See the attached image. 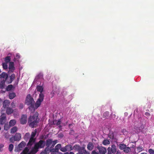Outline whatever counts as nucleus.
I'll use <instances>...</instances> for the list:
<instances>
[{
    "mask_svg": "<svg viewBox=\"0 0 154 154\" xmlns=\"http://www.w3.org/2000/svg\"><path fill=\"white\" fill-rule=\"evenodd\" d=\"M59 151V150L56 148L50 150L51 152H58Z\"/></svg>",
    "mask_w": 154,
    "mask_h": 154,
    "instance_id": "nucleus-42",
    "label": "nucleus"
},
{
    "mask_svg": "<svg viewBox=\"0 0 154 154\" xmlns=\"http://www.w3.org/2000/svg\"><path fill=\"white\" fill-rule=\"evenodd\" d=\"M4 147V145L2 144H0V150L1 149Z\"/></svg>",
    "mask_w": 154,
    "mask_h": 154,
    "instance_id": "nucleus-58",
    "label": "nucleus"
},
{
    "mask_svg": "<svg viewBox=\"0 0 154 154\" xmlns=\"http://www.w3.org/2000/svg\"><path fill=\"white\" fill-rule=\"evenodd\" d=\"M58 143V140H55L54 141L52 140V143L51 144V148H53L55 145Z\"/></svg>",
    "mask_w": 154,
    "mask_h": 154,
    "instance_id": "nucleus-35",
    "label": "nucleus"
},
{
    "mask_svg": "<svg viewBox=\"0 0 154 154\" xmlns=\"http://www.w3.org/2000/svg\"><path fill=\"white\" fill-rule=\"evenodd\" d=\"M64 154H74L73 152H70L69 153L66 152L64 153Z\"/></svg>",
    "mask_w": 154,
    "mask_h": 154,
    "instance_id": "nucleus-55",
    "label": "nucleus"
},
{
    "mask_svg": "<svg viewBox=\"0 0 154 154\" xmlns=\"http://www.w3.org/2000/svg\"><path fill=\"white\" fill-rule=\"evenodd\" d=\"M7 63H2V66L4 69H8V65Z\"/></svg>",
    "mask_w": 154,
    "mask_h": 154,
    "instance_id": "nucleus-40",
    "label": "nucleus"
},
{
    "mask_svg": "<svg viewBox=\"0 0 154 154\" xmlns=\"http://www.w3.org/2000/svg\"><path fill=\"white\" fill-rule=\"evenodd\" d=\"M30 134L29 133H26L25 134L24 137V139L26 141H27L30 138Z\"/></svg>",
    "mask_w": 154,
    "mask_h": 154,
    "instance_id": "nucleus-24",
    "label": "nucleus"
},
{
    "mask_svg": "<svg viewBox=\"0 0 154 154\" xmlns=\"http://www.w3.org/2000/svg\"><path fill=\"white\" fill-rule=\"evenodd\" d=\"M119 149L121 150H124L126 146L124 143L120 144L119 145Z\"/></svg>",
    "mask_w": 154,
    "mask_h": 154,
    "instance_id": "nucleus-32",
    "label": "nucleus"
},
{
    "mask_svg": "<svg viewBox=\"0 0 154 154\" xmlns=\"http://www.w3.org/2000/svg\"><path fill=\"white\" fill-rule=\"evenodd\" d=\"M44 97V95L43 94H39V98L38 99L37 101L34 105L35 109H37L41 105V103L43 100Z\"/></svg>",
    "mask_w": 154,
    "mask_h": 154,
    "instance_id": "nucleus-5",
    "label": "nucleus"
},
{
    "mask_svg": "<svg viewBox=\"0 0 154 154\" xmlns=\"http://www.w3.org/2000/svg\"><path fill=\"white\" fill-rule=\"evenodd\" d=\"M77 154H84V153L83 152H78L77 153Z\"/></svg>",
    "mask_w": 154,
    "mask_h": 154,
    "instance_id": "nucleus-62",
    "label": "nucleus"
},
{
    "mask_svg": "<svg viewBox=\"0 0 154 154\" xmlns=\"http://www.w3.org/2000/svg\"><path fill=\"white\" fill-rule=\"evenodd\" d=\"M60 150L63 152H65L67 151L65 146L64 147H61V148L60 149Z\"/></svg>",
    "mask_w": 154,
    "mask_h": 154,
    "instance_id": "nucleus-44",
    "label": "nucleus"
},
{
    "mask_svg": "<svg viewBox=\"0 0 154 154\" xmlns=\"http://www.w3.org/2000/svg\"><path fill=\"white\" fill-rule=\"evenodd\" d=\"M10 136V135L8 133H7L5 134V137L7 139H8Z\"/></svg>",
    "mask_w": 154,
    "mask_h": 154,
    "instance_id": "nucleus-47",
    "label": "nucleus"
},
{
    "mask_svg": "<svg viewBox=\"0 0 154 154\" xmlns=\"http://www.w3.org/2000/svg\"><path fill=\"white\" fill-rule=\"evenodd\" d=\"M20 58V55L18 53H17L14 55V61L17 63L19 62V60Z\"/></svg>",
    "mask_w": 154,
    "mask_h": 154,
    "instance_id": "nucleus-14",
    "label": "nucleus"
},
{
    "mask_svg": "<svg viewBox=\"0 0 154 154\" xmlns=\"http://www.w3.org/2000/svg\"><path fill=\"white\" fill-rule=\"evenodd\" d=\"M92 154H99L98 152H96V150H94L92 152Z\"/></svg>",
    "mask_w": 154,
    "mask_h": 154,
    "instance_id": "nucleus-52",
    "label": "nucleus"
},
{
    "mask_svg": "<svg viewBox=\"0 0 154 154\" xmlns=\"http://www.w3.org/2000/svg\"><path fill=\"white\" fill-rule=\"evenodd\" d=\"M97 148L99 150V154H105L106 152V149L104 147L98 146L97 147Z\"/></svg>",
    "mask_w": 154,
    "mask_h": 154,
    "instance_id": "nucleus-10",
    "label": "nucleus"
},
{
    "mask_svg": "<svg viewBox=\"0 0 154 154\" xmlns=\"http://www.w3.org/2000/svg\"><path fill=\"white\" fill-rule=\"evenodd\" d=\"M11 55V54H9L8 55Z\"/></svg>",
    "mask_w": 154,
    "mask_h": 154,
    "instance_id": "nucleus-64",
    "label": "nucleus"
},
{
    "mask_svg": "<svg viewBox=\"0 0 154 154\" xmlns=\"http://www.w3.org/2000/svg\"><path fill=\"white\" fill-rule=\"evenodd\" d=\"M84 154H90L89 152H88L86 151V152H84Z\"/></svg>",
    "mask_w": 154,
    "mask_h": 154,
    "instance_id": "nucleus-59",
    "label": "nucleus"
},
{
    "mask_svg": "<svg viewBox=\"0 0 154 154\" xmlns=\"http://www.w3.org/2000/svg\"><path fill=\"white\" fill-rule=\"evenodd\" d=\"M29 107V109L32 111H34L35 110V107L34 104L30 105Z\"/></svg>",
    "mask_w": 154,
    "mask_h": 154,
    "instance_id": "nucleus-29",
    "label": "nucleus"
},
{
    "mask_svg": "<svg viewBox=\"0 0 154 154\" xmlns=\"http://www.w3.org/2000/svg\"><path fill=\"white\" fill-rule=\"evenodd\" d=\"M145 116H146L147 117H149V116H150L149 113L148 112H145Z\"/></svg>",
    "mask_w": 154,
    "mask_h": 154,
    "instance_id": "nucleus-53",
    "label": "nucleus"
},
{
    "mask_svg": "<svg viewBox=\"0 0 154 154\" xmlns=\"http://www.w3.org/2000/svg\"><path fill=\"white\" fill-rule=\"evenodd\" d=\"M55 148H56L59 150V149H60L61 148V144H58L55 146Z\"/></svg>",
    "mask_w": 154,
    "mask_h": 154,
    "instance_id": "nucleus-45",
    "label": "nucleus"
},
{
    "mask_svg": "<svg viewBox=\"0 0 154 154\" xmlns=\"http://www.w3.org/2000/svg\"><path fill=\"white\" fill-rule=\"evenodd\" d=\"M31 153H32L29 151V149L27 147H26L20 154H31Z\"/></svg>",
    "mask_w": 154,
    "mask_h": 154,
    "instance_id": "nucleus-18",
    "label": "nucleus"
},
{
    "mask_svg": "<svg viewBox=\"0 0 154 154\" xmlns=\"http://www.w3.org/2000/svg\"><path fill=\"white\" fill-rule=\"evenodd\" d=\"M148 152L150 154H154V150L152 149H149Z\"/></svg>",
    "mask_w": 154,
    "mask_h": 154,
    "instance_id": "nucleus-48",
    "label": "nucleus"
},
{
    "mask_svg": "<svg viewBox=\"0 0 154 154\" xmlns=\"http://www.w3.org/2000/svg\"><path fill=\"white\" fill-rule=\"evenodd\" d=\"M6 119V115L5 114H2L0 116V124L3 125Z\"/></svg>",
    "mask_w": 154,
    "mask_h": 154,
    "instance_id": "nucleus-13",
    "label": "nucleus"
},
{
    "mask_svg": "<svg viewBox=\"0 0 154 154\" xmlns=\"http://www.w3.org/2000/svg\"><path fill=\"white\" fill-rule=\"evenodd\" d=\"M63 136V135L62 134H60L58 135V137H62Z\"/></svg>",
    "mask_w": 154,
    "mask_h": 154,
    "instance_id": "nucleus-54",
    "label": "nucleus"
},
{
    "mask_svg": "<svg viewBox=\"0 0 154 154\" xmlns=\"http://www.w3.org/2000/svg\"><path fill=\"white\" fill-rule=\"evenodd\" d=\"M17 130V128L16 126L13 127L11 130V134H14L15 133Z\"/></svg>",
    "mask_w": 154,
    "mask_h": 154,
    "instance_id": "nucleus-28",
    "label": "nucleus"
},
{
    "mask_svg": "<svg viewBox=\"0 0 154 154\" xmlns=\"http://www.w3.org/2000/svg\"><path fill=\"white\" fill-rule=\"evenodd\" d=\"M5 80H3L0 83V88L2 89H3L5 85Z\"/></svg>",
    "mask_w": 154,
    "mask_h": 154,
    "instance_id": "nucleus-33",
    "label": "nucleus"
},
{
    "mask_svg": "<svg viewBox=\"0 0 154 154\" xmlns=\"http://www.w3.org/2000/svg\"><path fill=\"white\" fill-rule=\"evenodd\" d=\"M10 102L9 100H5L3 102V107L4 109H5L6 108H8V107L10 105Z\"/></svg>",
    "mask_w": 154,
    "mask_h": 154,
    "instance_id": "nucleus-16",
    "label": "nucleus"
},
{
    "mask_svg": "<svg viewBox=\"0 0 154 154\" xmlns=\"http://www.w3.org/2000/svg\"><path fill=\"white\" fill-rule=\"evenodd\" d=\"M78 151V152H86V150L85 149V148L84 147H81L80 146Z\"/></svg>",
    "mask_w": 154,
    "mask_h": 154,
    "instance_id": "nucleus-25",
    "label": "nucleus"
},
{
    "mask_svg": "<svg viewBox=\"0 0 154 154\" xmlns=\"http://www.w3.org/2000/svg\"><path fill=\"white\" fill-rule=\"evenodd\" d=\"M43 80V74L42 72L38 73L36 75L35 78L32 83L33 85L36 84L38 85L39 82L41 83Z\"/></svg>",
    "mask_w": 154,
    "mask_h": 154,
    "instance_id": "nucleus-3",
    "label": "nucleus"
},
{
    "mask_svg": "<svg viewBox=\"0 0 154 154\" xmlns=\"http://www.w3.org/2000/svg\"><path fill=\"white\" fill-rule=\"evenodd\" d=\"M52 143V139H49L46 140V142H45V145L47 147L46 148H49V146L51 145Z\"/></svg>",
    "mask_w": 154,
    "mask_h": 154,
    "instance_id": "nucleus-17",
    "label": "nucleus"
},
{
    "mask_svg": "<svg viewBox=\"0 0 154 154\" xmlns=\"http://www.w3.org/2000/svg\"><path fill=\"white\" fill-rule=\"evenodd\" d=\"M109 115V112H104L103 114V116H105L106 118L107 116H108Z\"/></svg>",
    "mask_w": 154,
    "mask_h": 154,
    "instance_id": "nucleus-50",
    "label": "nucleus"
},
{
    "mask_svg": "<svg viewBox=\"0 0 154 154\" xmlns=\"http://www.w3.org/2000/svg\"><path fill=\"white\" fill-rule=\"evenodd\" d=\"M34 101L30 94L27 95L26 100V103L27 105L34 104Z\"/></svg>",
    "mask_w": 154,
    "mask_h": 154,
    "instance_id": "nucleus-8",
    "label": "nucleus"
},
{
    "mask_svg": "<svg viewBox=\"0 0 154 154\" xmlns=\"http://www.w3.org/2000/svg\"><path fill=\"white\" fill-rule=\"evenodd\" d=\"M16 123V121L15 119H12L9 122V126L10 127L14 126Z\"/></svg>",
    "mask_w": 154,
    "mask_h": 154,
    "instance_id": "nucleus-20",
    "label": "nucleus"
},
{
    "mask_svg": "<svg viewBox=\"0 0 154 154\" xmlns=\"http://www.w3.org/2000/svg\"><path fill=\"white\" fill-rule=\"evenodd\" d=\"M141 154H147L146 152H143V153H141Z\"/></svg>",
    "mask_w": 154,
    "mask_h": 154,
    "instance_id": "nucleus-63",
    "label": "nucleus"
},
{
    "mask_svg": "<svg viewBox=\"0 0 154 154\" xmlns=\"http://www.w3.org/2000/svg\"><path fill=\"white\" fill-rule=\"evenodd\" d=\"M94 145L91 142L89 143L87 145V148L89 150H91L94 148Z\"/></svg>",
    "mask_w": 154,
    "mask_h": 154,
    "instance_id": "nucleus-19",
    "label": "nucleus"
},
{
    "mask_svg": "<svg viewBox=\"0 0 154 154\" xmlns=\"http://www.w3.org/2000/svg\"><path fill=\"white\" fill-rule=\"evenodd\" d=\"M60 91V88L59 86L54 85L53 87V90L51 92L50 95L51 98L53 97L55 95V93L59 94Z\"/></svg>",
    "mask_w": 154,
    "mask_h": 154,
    "instance_id": "nucleus-6",
    "label": "nucleus"
},
{
    "mask_svg": "<svg viewBox=\"0 0 154 154\" xmlns=\"http://www.w3.org/2000/svg\"><path fill=\"white\" fill-rule=\"evenodd\" d=\"M15 75L14 74H12L10 76V79L11 82L13 81L15 79Z\"/></svg>",
    "mask_w": 154,
    "mask_h": 154,
    "instance_id": "nucleus-39",
    "label": "nucleus"
},
{
    "mask_svg": "<svg viewBox=\"0 0 154 154\" xmlns=\"http://www.w3.org/2000/svg\"><path fill=\"white\" fill-rule=\"evenodd\" d=\"M143 147L142 146H139L137 148V150L139 152H140L142 151Z\"/></svg>",
    "mask_w": 154,
    "mask_h": 154,
    "instance_id": "nucleus-43",
    "label": "nucleus"
},
{
    "mask_svg": "<svg viewBox=\"0 0 154 154\" xmlns=\"http://www.w3.org/2000/svg\"><path fill=\"white\" fill-rule=\"evenodd\" d=\"M13 109L9 107L7 108L6 109V113L8 115L11 114L13 112Z\"/></svg>",
    "mask_w": 154,
    "mask_h": 154,
    "instance_id": "nucleus-26",
    "label": "nucleus"
},
{
    "mask_svg": "<svg viewBox=\"0 0 154 154\" xmlns=\"http://www.w3.org/2000/svg\"><path fill=\"white\" fill-rule=\"evenodd\" d=\"M80 146L79 145H74L73 147V149H74L75 150L78 151Z\"/></svg>",
    "mask_w": 154,
    "mask_h": 154,
    "instance_id": "nucleus-41",
    "label": "nucleus"
},
{
    "mask_svg": "<svg viewBox=\"0 0 154 154\" xmlns=\"http://www.w3.org/2000/svg\"><path fill=\"white\" fill-rule=\"evenodd\" d=\"M110 143V141L107 139H105L103 141V144L104 145H107Z\"/></svg>",
    "mask_w": 154,
    "mask_h": 154,
    "instance_id": "nucleus-27",
    "label": "nucleus"
},
{
    "mask_svg": "<svg viewBox=\"0 0 154 154\" xmlns=\"http://www.w3.org/2000/svg\"><path fill=\"white\" fill-rule=\"evenodd\" d=\"M38 114L37 112H36L33 115V116H30L29 119L28 123H29L30 127L32 128L34 127V126L36 125L38 122L39 119L38 118Z\"/></svg>",
    "mask_w": 154,
    "mask_h": 154,
    "instance_id": "nucleus-1",
    "label": "nucleus"
},
{
    "mask_svg": "<svg viewBox=\"0 0 154 154\" xmlns=\"http://www.w3.org/2000/svg\"><path fill=\"white\" fill-rule=\"evenodd\" d=\"M44 84L42 83L41 84V83H40L38 85H37L36 89L37 91L38 92H40V94H42V92L43 91L44 89Z\"/></svg>",
    "mask_w": 154,
    "mask_h": 154,
    "instance_id": "nucleus-11",
    "label": "nucleus"
},
{
    "mask_svg": "<svg viewBox=\"0 0 154 154\" xmlns=\"http://www.w3.org/2000/svg\"><path fill=\"white\" fill-rule=\"evenodd\" d=\"M27 120V116L26 115H22L20 119V123L22 124H24L26 123Z\"/></svg>",
    "mask_w": 154,
    "mask_h": 154,
    "instance_id": "nucleus-12",
    "label": "nucleus"
},
{
    "mask_svg": "<svg viewBox=\"0 0 154 154\" xmlns=\"http://www.w3.org/2000/svg\"><path fill=\"white\" fill-rule=\"evenodd\" d=\"M26 143L24 141L21 142L17 147L15 149V152H19L21 151L22 149L25 147Z\"/></svg>",
    "mask_w": 154,
    "mask_h": 154,
    "instance_id": "nucleus-7",
    "label": "nucleus"
},
{
    "mask_svg": "<svg viewBox=\"0 0 154 154\" xmlns=\"http://www.w3.org/2000/svg\"><path fill=\"white\" fill-rule=\"evenodd\" d=\"M21 138V134L19 133H16L14 136V140L15 141H19Z\"/></svg>",
    "mask_w": 154,
    "mask_h": 154,
    "instance_id": "nucleus-15",
    "label": "nucleus"
},
{
    "mask_svg": "<svg viewBox=\"0 0 154 154\" xmlns=\"http://www.w3.org/2000/svg\"><path fill=\"white\" fill-rule=\"evenodd\" d=\"M11 106L12 107H14L15 106L14 103L13 102L11 103Z\"/></svg>",
    "mask_w": 154,
    "mask_h": 154,
    "instance_id": "nucleus-57",
    "label": "nucleus"
},
{
    "mask_svg": "<svg viewBox=\"0 0 154 154\" xmlns=\"http://www.w3.org/2000/svg\"><path fill=\"white\" fill-rule=\"evenodd\" d=\"M15 69L14 63L12 61L10 62L9 63L8 73L10 74L13 72Z\"/></svg>",
    "mask_w": 154,
    "mask_h": 154,
    "instance_id": "nucleus-9",
    "label": "nucleus"
},
{
    "mask_svg": "<svg viewBox=\"0 0 154 154\" xmlns=\"http://www.w3.org/2000/svg\"><path fill=\"white\" fill-rule=\"evenodd\" d=\"M12 87L13 86L12 85H8L7 87V89L8 90H10L12 89Z\"/></svg>",
    "mask_w": 154,
    "mask_h": 154,
    "instance_id": "nucleus-49",
    "label": "nucleus"
},
{
    "mask_svg": "<svg viewBox=\"0 0 154 154\" xmlns=\"http://www.w3.org/2000/svg\"><path fill=\"white\" fill-rule=\"evenodd\" d=\"M109 137L112 139H113L114 138V137L113 133L110 134L109 135Z\"/></svg>",
    "mask_w": 154,
    "mask_h": 154,
    "instance_id": "nucleus-46",
    "label": "nucleus"
},
{
    "mask_svg": "<svg viewBox=\"0 0 154 154\" xmlns=\"http://www.w3.org/2000/svg\"><path fill=\"white\" fill-rule=\"evenodd\" d=\"M9 140L11 142L13 143L14 142V136L12 137L11 138H10Z\"/></svg>",
    "mask_w": 154,
    "mask_h": 154,
    "instance_id": "nucleus-51",
    "label": "nucleus"
},
{
    "mask_svg": "<svg viewBox=\"0 0 154 154\" xmlns=\"http://www.w3.org/2000/svg\"><path fill=\"white\" fill-rule=\"evenodd\" d=\"M10 126H9V125H8V123H6L5 124L4 128V130L5 131H8L10 128Z\"/></svg>",
    "mask_w": 154,
    "mask_h": 154,
    "instance_id": "nucleus-36",
    "label": "nucleus"
},
{
    "mask_svg": "<svg viewBox=\"0 0 154 154\" xmlns=\"http://www.w3.org/2000/svg\"><path fill=\"white\" fill-rule=\"evenodd\" d=\"M45 145V141L40 140L38 142L35 144L34 147L32 149L31 152L32 154L35 153L38 151L39 148H43Z\"/></svg>",
    "mask_w": 154,
    "mask_h": 154,
    "instance_id": "nucleus-2",
    "label": "nucleus"
},
{
    "mask_svg": "<svg viewBox=\"0 0 154 154\" xmlns=\"http://www.w3.org/2000/svg\"><path fill=\"white\" fill-rule=\"evenodd\" d=\"M8 77V75L5 72H3L0 75V78H1L4 79L5 80H6Z\"/></svg>",
    "mask_w": 154,
    "mask_h": 154,
    "instance_id": "nucleus-21",
    "label": "nucleus"
},
{
    "mask_svg": "<svg viewBox=\"0 0 154 154\" xmlns=\"http://www.w3.org/2000/svg\"><path fill=\"white\" fill-rule=\"evenodd\" d=\"M14 147V145L12 144H9L8 147V149L9 151L10 152H11L12 151L13 148Z\"/></svg>",
    "mask_w": 154,
    "mask_h": 154,
    "instance_id": "nucleus-38",
    "label": "nucleus"
},
{
    "mask_svg": "<svg viewBox=\"0 0 154 154\" xmlns=\"http://www.w3.org/2000/svg\"><path fill=\"white\" fill-rule=\"evenodd\" d=\"M49 150V148H46L45 150L42 152L40 154H47Z\"/></svg>",
    "mask_w": 154,
    "mask_h": 154,
    "instance_id": "nucleus-34",
    "label": "nucleus"
},
{
    "mask_svg": "<svg viewBox=\"0 0 154 154\" xmlns=\"http://www.w3.org/2000/svg\"><path fill=\"white\" fill-rule=\"evenodd\" d=\"M11 60V58L10 56H8L6 57L5 59V63H10Z\"/></svg>",
    "mask_w": 154,
    "mask_h": 154,
    "instance_id": "nucleus-31",
    "label": "nucleus"
},
{
    "mask_svg": "<svg viewBox=\"0 0 154 154\" xmlns=\"http://www.w3.org/2000/svg\"><path fill=\"white\" fill-rule=\"evenodd\" d=\"M15 96H16V94L14 92L10 93L9 94V98L10 99H13Z\"/></svg>",
    "mask_w": 154,
    "mask_h": 154,
    "instance_id": "nucleus-30",
    "label": "nucleus"
},
{
    "mask_svg": "<svg viewBox=\"0 0 154 154\" xmlns=\"http://www.w3.org/2000/svg\"><path fill=\"white\" fill-rule=\"evenodd\" d=\"M51 152V154H56V152Z\"/></svg>",
    "mask_w": 154,
    "mask_h": 154,
    "instance_id": "nucleus-61",
    "label": "nucleus"
},
{
    "mask_svg": "<svg viewBox=\"0 0 154 154\" xmlns=\"http://www.w3.org/2000/svg\"><path fill=\"white\" fill-rule=\"evenodd\" d=\"M67 151H70L73 150L72 146L70 144H68L65 146Z\"/></svg>",
    "mask_w": 154,
    "mask_h": 154,
    "instance_id": "nucleus-23",
    "label": "nucleus"
},
{
    "mask_svg": "<svg viewBox=\"0 0 154 154\" xmlns=\"http://www.w3.org/2000/svg\"><path fill=\"white\" fill-rule=\"evenodd\" d=\"M23 107V104H20V108L22 109Z\"/></svg>",
    "mask_w": 154,
    "mask_h": 154,
    "instance_id": "nucleus-56",
    "label": "nucleus"
},
{
    "mask_svg": "<svg viewBox=\"0 0 154 154\" xmlns=\"http://www.w3.org/2000/svg\"><path fill=\"white\" fill-rule=\"evenodd\" d=\"M131 150V149L130 147L126 146L125 148L123 150V151L125 152L128 153L130 152Z\"/></svg>",
    "mask_w": 154,
    "mask_h": 154,
    "instance_id": "nucleus-37",
    "label": "nucleus"
},
{
    "mask_svg": "<svg viewBox=\"0 0 154 154\" xmlns=\"http://www.w3.org/2000/svg\"><path fill=\"white\" fill-rule=\"evenodd\" d=\"M2 103V100H1V99L0 98V107L1 106V103Z\"/></svg>",
    "mask_w": 154,
    "mask_h": 154,
    "instance_id": "nucleus-60",
    "label": "nucleus"
},
{
    "mask_svg": "<svg viewBox=\"0 0 154 154\" xmlns=\"http://www.w3.org/2000/svg\"><path fill=\"white\" fill-rule=\"evenodd\" d=\"M36 129H35V130H34V131L32 132L29 140L27 144L28 146H31L34 143L35 141L34 137L36 135Z\"/></svg>",
    "mask_w": 154,
    "mask_h": 154,
    "instance_id": "nucleus-4",
    "label": "nucleus"
},
{
    "mask_svg": "<svg viewBox=\"0 0 154 154\" xmlns=\"http://www.w3.org/2000/svg\"><path fill=\"white\" fill-rule=\"evenodd\" d=\"M61 123V121L60 119H59L58 120H55L53 122V123L54 124H56L57 125H59V127L60 128H61L62 127V126L60 125Z\"/></svg>",
    "mask_w": 154,
    "mask_h": 154,
    "instance_id": "nucleus-22",
    "label": "nucleus"
}]
</instances>
